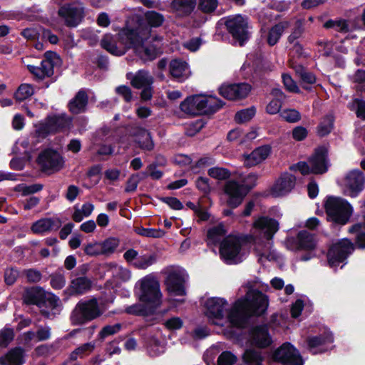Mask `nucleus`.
I'll return each mask as SVG.
<instances>
[{"label": "nucleus", "instance_id": "1", "mask_svg": "<svg viewBox=\"0 0 365 365\" xmlns=\"http://www.w3.org/2000/svg\"><path fill=\"white\" fill-rule=\"evenodd\" d=\"M23 304L36 305L41 309V314L45 318H49L51 313L48 310L42 309L50 308L55 309L59 303V298L51 292H47L39 286L26 287L22 294Z\"/></svg>", "mask_w": 365, "mask_h": 365}, {"label": "nucleus", "instance_id": "2", "mask_svg": "<svg viewBox=\"0 0 365 365\" xmlns=\"http://www.w3.org/2000/svg\"><path fill=\"white\" fill-rule=\"evenodd\" d=\"M327 220L334 225H345L350 220L353 207L345 199L335 196H327L324 202Z\"/></svg>", "mask_w": 365, "mask_h": 365}, {"label": "nucleus", "instance_id": "3", "mask_svg": "<svg viewBox=\"0 0 365 365\" xmlns=\"http://www.w3.org/2000/svg\"><path fill=\"white\" fill-rule=\"evenodd\" d=\"M101 314L97 299L93 298L79 301L72 311L70 319L73 325H82L99 317Z\"/></svg>", "mask_w": 365, "mask_h": 365}, {"label": "nucleus", "instance_id": "4", "mask_svg": "<svg viewBox=\"0 0 365 365\" xmlns=\"http://www.w3.org/2000/svg\"><path fill=\"white\" fill-rule=\"evenodd\" d=\"M245 242V237L229 235L225 237L220 245V257L227 264L240 263L242 261L240 252Z\"/></svg>", "mask_w": 365, "mask_h": 365}, {"label": "nucleus", "instance_id": "5", "mask_svg": "<svg viewBox=\"0 0 365 365\" xmlns=\"http://www.w3.org/2000/svg\"><path fill=\"white\" fill-rule=\"evenodd\" d=\"M139 301L150 307H155V311L161 305L162 293L159 282L153 278L144 277L140 282L138 292H135Z\"/></svg>", "mask_w": 365, "mask_h": 365}, {"label": "nucleus", "instance_id": "6", "mask_svg": "<svg viewBox=\"0 0 365 365\" xmlns=\"http://www.w3.org/2000/svg\"><path fill=\"white\" fill-rule=\"evenodd\" d=\"M355 245L346 237L333 243L327 253V262L330 267H336L341 263L346 264V259L354 252Z\"/></svg>", "mask_w": 365, "mask_h": 365}, {"label": "nucleus", "instance_id": "7", "mask_svg": "<svg viewBox=\"0 0 365 365\" xmlns=\"http://www.w3.org/2000/svg\"><path fill=\"white\" fill-rule=\"evenodd\" d=\"M225 25L228 33L234 40L239 43L240 46H244L248 41L250 36L247 18L240 14L229 16L226 19Z\"/></svg>", "mask_w": 365, "mask_h": 365}, {"label": "nucleus", "instance_id": "8", "mask_svg": "<svg viewBox=\"0 0 365 365\" xmlns=\"http://www.w3.org/2000/svg\"><path fill=\"white\" fill-rule=\"evenodd\" d=\"M241 299L245 302L252 317H260L267 312L269 305L268 297L258 289L247 292Z\"/></svg>", "mask_w": 365, "mask_h": 365}, {"label": "nucleus", "instance_id": "9", "mask_svg": "<svg viewBox=\"0 0 365 365\" xmlns=\"http://www.w3.org/2000/svg\"><path fill=\"white\" fill-rule=\"evenodd\" d=\"M274 361L282 365H303L304 361L299 351L290 343L284 342L272 354Z\"/></svg>", "mask_w": 365, "mask_h": 365}, {"label": "nucleus", "instance_id": "10", "mask_svg": "<svg viewBox=\"0 0 365 365\" xmlns=\"http://www.w3.org/2000/svg\"><path fill=\"white\" fill-rule=\"evenodd\" d=\"M36 163L43 172H58L64 165L62 155L53 148H46L42 150L38 155Z\"/></svg>", "mask_w": 365, "mask_h": 365}, {"label": "nucleus", "instance_id": "11", "mask_svg": "<svg viewBox=\"0 0 365 365\" xmlns=\"http://www.w3.org/2000/svg\"><path fill=\"white\" fill-rule=\"evenodd\" d=\"M365 188V175L359 169L350 170L344 180V194L356 197Z\"/></svg>", "mask_w": 365, "mask_h": 365}, {"label": "nucleus", "instance_id": "12", "mask_svg": "<svg viewBox=\"0 0 365 365\" xmlns=\"http://www.w3.org/2000/svg\"><path fill=\"white\" fill-rule=\"evenodd\" d=\"M142 31L143 29L140 27V24L135 28L126 26L119 31L118 39L123 45V49L125 50V52L131 48L135 51L139 46L144 43Z\"/></svg>", "mask_w": 365, "mask_h": 365}, {"label": "nucleus", "instance_id": "13", "mask_svg": "<svg viewBox=\"0 0 365 365\" xmlns=\"http://www.w3.org/2000/svg\"><path fill=\"white\" fill-rule=\"evenodd\" d=\"M224 192L227 196V205L230 208L238 207L249 192L240 181L229 180L224 185Z\"/></svg>", "mask_w": 365, "mask_h": 365}, {"label": "nucleus", "instance_id": "14", "mask_svg": "<svg viewBox=\"0 0 365 365\" xmlns=\"http://www.w3.org/2000/svg\"><path fill=\"white\" fill-rule=\"evenodd\" d=\"M241 298L237 299L227 314V319L232 327L244 329L249 323L252 315Z\"/></svg>", "mask_w": 365, "mask_h": 365}, {"label": "nucleus", "instance_id": "15", "mask_svg": "<svg viewBox=\"0 0 365 365\" xmlns=\"http://www.w3.org/2000/svg\"><path fill=\"white\" fill-rule=\"evenodd\" d=\"M58 15L64 20L67 27L74 28L79 25L84 19V7L77 6L74 3H66L58 10Z\"/></svg>", "mask_w": 365, "mask_h": 365}, {"label": "nucleus", "instance_id": "16", "mask_svg": "<svg viewBox=\"0 0 365 365\" xmlns=\"http://www.w3.org/2000/svg\"><path fill=\"white\" fill-rule=\"evenodd\" d=\"M252 90L247 83H223L218 88L219 94L229 101H239L246 98Z\"/></svg>", "mask_w": 365, "mask_h": 365}, {"label": "nucleus", "instance_id": "17", "mask_svg": "<svg viewBox=\"0 0 365 365\" xmlns=\"http://www.w3.org/2000/svg\"><path fill=\"white\" fill-rule=\"evenodd\" d=\"M248 342L258 349H266L273 342L267 324L252 327L248 331Z\"/></svg>", "mask_w": 365, "mask_h": 365}, {"label": "nucleus", "instance_id": "18", "mask_svg": "<svg viewBox=\"0 0 365 365\" xmlns=\"http://www.w3.org/2000/svg\"><path fill=\"white\" fill-rule=\"evenodd\" d=\"M252 227L262 235L267 240L273 239L279 229V223L274 218L268 216H260L254 220Z\"/></svg>", "mask_w": 365, "mask_h": 365}, {"label": "nucleus", "instance_id": "19", "mask_svg": "<svg viewBox=\"0 0 365 365\" xmlns=\"http://www.w3.org/2000/svg\"><path fill=\"white\" fill-rule=\"evenodd\" d=\"M192 97L194 98L197 114L213 115L225 105L222 100L217 97H213V101L201 95H192Z\"/></svg>", "mask_w": 365, "mask_h": 365}, {"label": "nucleus", "instance_id": "20", "mask_svg": "<svg viewBox=\"0 0 365 365\" xmlns=\"http://www.w3.org/2000/svg\"><path fill=\"white\" fill-rule=\"evenodd\" d=\"M296 178L294 175L287 172L280 175L270 188L271 195L274 197H282L294 187Z\"/></svg>", "mask_w": 365, "mask_h": 365}, {"label": "nucleus", "instance_id": "21", "mask_svg": "<svg viewBox=\"0 0 365 365\" xmlns=\"http://www.w3.org/2000/svg\"><path fill=\"white\" fill-rule=\"evenodd\" d=\"M309 163L313 169V174L322 175L327 173L329 169L327 148L324 146L315 148L314 153L309 158Z\"/></svg>", "mask_w": 365, "mask_h": 365}, {"label": "nucleus", "instance_id": "22", "mask_svg": "<svg viewBox=\"0 0 365 365\" xmlns=\"http://www.w3.org/2000/svg\"><path fill=\"white\" fill-rule=\"evenodd\" d=\"M272 152V147L269 145H263L254 149L249 154L242 155L244 166L251 168L256 166L265 160Z\"/></svg>", "mask_w": 365, "mask_h": 365}, {"label": "nucleus", "instance_id": "23", "mask_svg": "<svg viewBox=\"0 0 365 365\" xmlns=\"http://www.w3.org/2000/svg\"><path fill=\"white\" fill-rule=\"evenodd\" d=\"M227 302L224 298L210 297L205 303V315L209 319H222L224 317L225 307Z\"/></svg>", "mask_w": 365, "mask_h": 365}, {"label": "nucleus", "instance_id": "24", "mask_svg": "<svg viewBox=\"0 0 365 365\" xmlns=\"http://www.w3.org/2000/svg\"><path fill=\"white\" fill-rule=\"evenodd\" d=\"M165 284L168 292L174 296H185L186 290L184 277L177 272H171L166 277Z\"/></svg>", "mask_w": 365, "mask_h": 365}, {"label": "nucleus", "instance_id": "25", "mask_svg": "<svg viewBox=\"0 0 365 365\" xmlns=\"http://www.w3.org/2000/svg\"><path fill=\"white\" fill-rule=\"evenodd\" d=\"M133 136L134 143L140 150L150 152L154 149L155 144L151 133L147 129L141 127L135 128L133 130Z\"/></svg>", "mask_w": 365, "mask_h": 365}, {"label": "nucleus", "instance_id": "26", "mask_svg": "<svg viewBox=\"0 0 365 365\" xmlns=\"http://www.w3.org/2000/svg\"><path fill=\"white\" fill-rule=\"evenodd\" d=\"M292 241L297 250L314 251L317 247L315 235L305 230H300Z\"/></svg>", "mask_w": 365, "mask_h": 365}, {"label": "nucleus", "instance_id": "27", "mask_svg": "<svg viewBox=\"0 0 365 365\" xmlns=\"http://www.w3.org/2000/svg\"><path fill=\"white\" fill-rule=\"evenodd\" d=\"M62 225V222L59 218H42L31 225V230L34 234H43L52 230H57Z\"/></svg>", "mask_w": 365, "mask_h": 365}, {"label": "nucleus", "instance_id": "28", "mask_svg": "<svg viewBox=\"0 0 365 365\" xmlns=\"http://www.w3.org/2000/svg\"><path fill=\"white\" fill-rule=\"evenodd\" d=\"M25 350L21 346L11 349L4 356L0 357L1 365H23L25 363Z\"/></svg>", "mask_w": 365, "mask_h": 365}, {"label": "nucleus", "instance_id": "29", "mask_svg": "<svg viewBox=\"0 0 365 365\" xmlns=\"http://www.w3.org/2000/svg\"><path fill=\"white\" fill-rule=\"evenodd\" d=\"M88 103V96L84 90H80L68 103L69 111L73 114H79L86 111Z\"/></svg>", "mask_w": 365, "mask_h": 365}, {"label": "nucleus", "instance_id": "30", "mask_svg": "<svg viewBox=\"0 0 365 365\" xmlns=\"http://www.w3.org/2000/svg\"><path fill=\"white\" fill-rule=\"evenodd\" d=\"M92 287V281L87 277H78L71 280V284L65 292L71 294H83Z\"/></svg>", "mask_w": 365, "mask_h": 365}, {"label": "nucleus", "instance_id": "31", "mask_svg": "<svg viewBox=\"0 0 365 365\" xmlns=\"http://www.w3.org/2000/svg\"><path fill=\"white\" fill-rule=\"evenodd\" d=\"M196 0H173L171 8L180 16H188L196 6Z\"/></svg>", "mask_w": 365, "mask_h": 365}, {"label": "nucleus", "instance_id": "32", "mask_svg": "<svg viewBox=\"0 0 365 365\" xmlns=\"http://www.w3.org/2000/svg\"><path fill=\"white\" fill-rule=\"evenodd\" d=\"M130 75L131 74H127V78L130 79V83L135 88L141 89L142 88L152 86L153 83V77L145 70H139L132 78H130Z\"/></svg>", "mask_w": 365, "mask_h": 365}, {"label": "nucleus", "instance_id": "33", "mask_svg": "<svg viewBox=\"0 0 365 365\" xmlns=\"http://www.w3.org/2000/svg\"><path fill=\"white\" fill-rule=\"evenodd\" d=\"M125 313L130 315L138 317H149L155 314V307H150L144 303H135L127 306L124 310Z\"/></svg>", "mask_w": 365, "mask_h": 365}, {"label": "nucleus", "instance_id": "34", "mask_svg": "<svg viewBox=\"0 0 365 365\" xmlns=\"http://www.w3.org/2000/svg\"><path fill=\"white\" fill-rule=\"evenodd\" d=\"M334 341V336L331 331H324L322 334L309 336L307 339L308 348L310 351L322 345L331 344Z\"/></svg>", "mask_w": 365, "mask_h": 365}, {"label": "nucleus", "instance_id": "35", "mask_svg": "<svg viewBox=\"0 0 365 365\" xmlns=\"http://www.w3.org/2000/svg\"><path fill=\"white\" fill-rule=\"evenodd\" d=\"M335 118L332 113L325 115L317 127V134L320 138L327 136L334 128Z\"/></svg>", "mask_w": 365, "mask_h": 365}, {"label": "nucleus", "instance_id": "36", "mask_svg": "<svg viewBox=\"0 0 365 365\" xmlns=\"http://www.w3.org/2000/svg\"><path fill=\"white\" fill-rule=\"evenodd\" d=\"M160 48L154 44L144 46L143 43L139 46L135 52L137 55L144 61H153L160 53Z\"/></svg>", "mask_w": 365, "mask_h": 365}, {"label": "nucleus", "instance_id": "37", "mask_svg": "<svg viewBox=\"0 0 365 365\" xmlns=\"http://www.w3.org/2000/svg\"><path fill=\"white\" fill-rule=\"evenodd\" d=\"M100 45L102 48L115 56H122L125 53V50L119 48L113 41L110 34H106L101 40Z\"/></svg>", "mask_w": 365, "mask_h": 365}, {"label": "nucleus", "instance_id": "38", "mask_svg": "<svg viewBox=\"0 0 365 365\" xmlns=\"http://www.w3.org/2000/svg\"><path fill=\"white\" fill-rule=\"evenodd\" d=\"M227 233V230L222 223L210 228L207 232V239L209 242L214 245H220L222 241L221 239Z\"/></svg>", "mask_w": 365, "mask_h": 365}, {"label": "nucleus", "instance_id": "39", "mask_svg": "<svg viewBox=\"0 0 365 365\" xmlns=\"http://www.w3.org/2000/svg\"><path fill=\"white\" fill-rule=\"evenodd\" d=\"M264 358L260 351L253 349H246L242 354L245 365H262Z\"/></svg>", "mask_w": 365, "mask_h": 365}, {"label": "nucleus", "instance_id": "40", "mask_svg": "<svg viewBox=\"0 0 365 365\" xmlns=\"http://www.w3.org/2000/svg\"><path fill=\"white\" fill-rule=\"evenodd\" d=\"M188 68V64L186 61L180 58L173 59L169 64V70L170 75L177 79L183 78L185 71Z\"/></svg>", "mask_w": 365, "mask_h": 365}, {"label": "nucleus", "instance_id": "41", "mask_svg": "<svg viewBox=\"0 0 365 365\" xmlns=\"http://www.w3.org/2000/svg\"><path fill=\"white\" fill-rule=\"evenodd\" d=\"M47 120L53 132H58L68 128L71 123V120L64 115L49 116Z\"/></svg>", "mask_w": 365, "mask_h": 365}, {"label": "nucleus", "instance_id": "42", "mask_svg": "<svg viewBox=\"0 0 365 365\" xmlns=\"http://www.w3.org/2000/svg\"><path fill=\"white\" fill-rule=\"evenodd\" d=\"M324 27L327 29H332L341 34H346L351 31L348 20L343 19H329L324 24Z\"/></svg>", "mask_w": 365, "mask_h": 365}, {"label": "nucleus", "instance_id": "43", "mask_svg": "<svg viewBox=\"0 0 365 365\" xmlns=\"http://www.w3.org/2000/svg\"><path fill=\"white\" fill-rule=\"evenodd\" d=\"M96 344L94 342H87L85 343L80 346L76 348L69 356V359L71 361H76L78 358H83L86 356H88L91 354L94 349Z\"/></svg>", "mask_w": 365, "mask_h": 365}, {"label": "nucleus", "instance_id": "44", "mask_svg": "<svg viewBox=\"0 0 365 365\" xmlns=\"http://www.w3.org/2000/svg\"><path fill=\"white\" fill-rule=\"evenodd\" d=\"M102 255L110 256L113 254L120 245V240L117 237H110L102 242H99Z\"/></svg>", "mask_w": 365, "mask_h": 365}, {"label": "nucleus", "instance_id": "45", "mask_svg": "<svg viewBox=\"0 0 365 365\" xmlns=\"http://www.w3.org/2000/svg\"><path fill=\"white\" fill-rule=\"evenodd\" d=\"M361 225L356 223L349 227L350 233H356L354 242L355 249H365V232L361 230Z\"/></svg>", "mask_w": 365, "mask_h": 365}, {"label": "nucleus", "instance_id": "46", "mask_svg": "<svg viewBox=\"0 0 365 365\" xmlns=\"http://www.w3.org/2000/svg\"><path fill=\"white\" fill-rule=\"evenodd\" d=\"M285 26L284 23H279L272 26L268 32L267 35V43L270 46H274L279 40Z\"/></svg>", "mask_w": 365, "mask_h": 365}, {"label": "nucleus", "instance_id": "47", "mask_svg": "<svg viewBox=\"0 0 365 365\" xmlns=\"http://www.w3.org/2000/svg\"><path fill=\"white\" fill-rule=\"evenodd\" d=\"M43 188V185L41 183H35L29 185L21 183L15 186L14 191L21 192L22 196H28L40 192Z\"/></svg>", "mask_w": 365, "mask_h": 365}, {"label": "nucleus", "instance_id": "48", "mask_svg": "<svg viewBox=\"0 0 365 365\" xmlns=\"http://www.w3.org/2000/svg\"><path fill=\"white\" fill-rule=\"evenodd\" d=\"M49 277L51 279L50 284L54 289H61L66 284L64 270L62 267L58 268L56 272L50 274Z\"/></svg>", "mask_w": 365, "mask_h": 365}, {"label": "nucleus", "instance_id": "49", "mask_svg": "<svg viewBox=\"0 0 365 365\" xmlns=\"http://www.w3.org/2000/svg\"><path fill=\"white\" fill-rule=\"evenodd\" d=\"M34 93V89L32 85L22 83L14 93V98L17 101H23L31 97Z\"/></svg>", "mask_w": 365, "mask_h": 365}, {"label": "nucleus", "instance_id": "50", "mask_svg": "<svg viewBox=\"0 0 365 365\" xmlns=\"http://www.w3.org/2000/svg\"><path fill=\"white\" fill-rule=\"evenodd\" d=\"M135 232L136 234L146 237L151 238H161L163 237L165 232L162 229H155V228H145L143 227H137L135 228Z\"/></svg>", "mask_w": 365, "mask_h": 365}, {"label": "nucleus", "instance_id": "51", "mask_svg": "<svg viewBox=\"0 0 365 365\" xmlns=\"http://www.w3.org/2000/svg\"><path fill=\"white\" fill-rule=\"evenodd\" d=\"M147 24L150 27L157 28L163 24L165 21L164 16L155 11H148L145 14Z\"/></svg>", "mask_w": 365, "mask_h": 365}, {"label": "nucleus", "instance_id": "52", "mask_svg": "<svg viewBox=\"0 0 365 365\" xmlns=\"http://www.w3.org/2000/svg\"><path fill=\"white\" fill-rule=\"evenodd\" d=\"M207 173L210 177L218 180H228L231 176L230 170L221 167L211 168L208 170Z\"/></svg>", "mask_w": 365, "mask_h": 365}, {"label": "nucleus", "instance_id": "53", "mask_svg": "<svg viewBox=\"0 0 365 365\" xmlns=\"http://www.w3.org/2000/svg\"><path fill=\"white\" fill-rule=\"evenodd\" d=\"M256 113V109L254 106L239 110L236 113L235 120L239 123H243L250 121Z\"/></svg>", "mask_w": 365, "mask_h": 365}, {"label": "nucleus", "instance_id": "54", "mask_svg": "<svg viewBox=\"0 0 365 365\" xmlns=\"http://www.w3.org/2000/svg\"><path fill=\"white\" fill-rule=\"evenodd\" d=\"M15 334L12 328L4 327L0 330V347L6 348L13 341Z\"/></svg>", "mask_w": 365, "mask_h": 365}, {"label": "nucleus", "instance_id": "55", "mask_svg": "<svg viewBox=\"0 0 365 365\" xmlns=\"http://www.w3.org/2000/svg\"><path fill=\"white\" fill-rule=\"evenodd\" d=\"M156 261V256L154 254L150 255H143L137 258L134 262V266L140 269H145L154 264Z\"/></svg>", "mask_w": 365, "mask_h": 365}, {"label": "nucleus", "instance_id": "56", "mask_svg": "<svg viewBox=\"0 0 365 365\" xmlns=\"http://www.w3.org/2000/svg\"><path fill=\"white\" fill-rule=\"evenodd\" d=\"M122 329V324L120 323H116L113 325H106L102 328L98 333V339L103 340L106 337L110 335H113L120 331Z\"/></svg>", "mask_w": 365, "mask_h": 365}, {"label": "nucleus", "instance_id": "57", "mask_svg": "<svg viewBox=\"0 0 365 365\" xmlns=\"http://www.w3.org/2000/svg\"><path fill=\"white\" fill-rule=\"evenodd\" d=\"M180 108L185 113L192 115H197L194 98L192 96H187L181 102Z\"/></svg>", "mask_w": 365, "mask_h": 365}, {"label": "nucleus", "instance_id": "58", "mask_svg": "<svg viewBox=\"0 0 365 365\" xmlns=\"http://www.w3.org/2000/svg\"><path fill=\"white\" fill-rule=\"evenodd\" d=\"M218 5L217 0H199L198 9L204 14H211Z\"/></svg>", "mask_w": 365, "mask_h": 365}, {"label": "nucleus", "instance_id": "59", "mask_svg": "<svg viewBox=\"0 0 365 365\" xmlns=\"http://www.w3.org/2000/svg\"><path fill=\"white\" fill-rule=\"evenodd\" d=\"M207 124V120L200 118L191 122L187 129V135L189 136H194L199 133Z\"/></svg>", "mask_w": 365, "mask_h": 365}, {"label": "nucleus", "instance_id": "60", "mask_svg": "<svg viewBox=\"0 0 365 365\" xmlns=\"http://www.w3.org/2000/svg\"><path fill=\"white\" fill-rule=\"evenodd\" d=\"M237 361V356L231 351H222L217 358V365H233Z\"/></svg>", "mask_w": 365, "mask_h": 365}, {"label": "nucleus", "instance_id": "61", "mask_svg": "<svg viewBox=\"0 0 365 365\" xmlns=\"http://www.w3.org/2000/svg\"><path fill=\"white\" fill-rule=\"evenodd\" d=\"M259 175L255 173H250L246 175L241 181V185L247 189L249 192L254 189L257 184Z\"/></svg>", "mask_w": 365, "mask_h": 365}, {"label": "nucleus", "instance_id": "62", "mask_svg": "<svg viewBox=\"0 0 365 365\" xmlns=\"http://www.w3.org/2000/svg\"><path fill=\"white\" fill-rule=\"evenodd\" d=\"M281 117L288 123H297L300 120L301 114L295 109H285L281 113Z\"/></svg>", "mask_w": 365, "mask_h": 365}, {"label": "nucleus", "instance_id": "63", "mask_svg": "<svg viewBox=\"0 0 365 365\" xmlns=\"http://www.w3.org/2000/svg\"><path fill=\"white\" fill-rule=\"evenodd\" d=\"M84 253L90 257H97L102 255L101 248L99 242L88 243L83 247Z\"/></svg>", "mask_w": 365, "mask_h": 365}, {"label": "nucleus", "instance_id": "64", "mask_svg": "<svg viewBox=\"0 0 365 365\" xmlns=\"http://www.w3.org/2000/svg\"><path fill=\"white\" fill-rule=\"evenodd\" d=\"M210 181V180L208 178L200 176L197 178L195 185L200 192L204 195H207L211 191Z\"/></svg>", "mask_w": 365, "mask_h": 365}]
</instances>
